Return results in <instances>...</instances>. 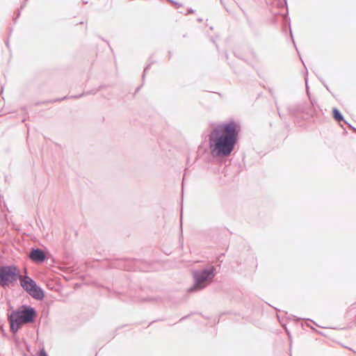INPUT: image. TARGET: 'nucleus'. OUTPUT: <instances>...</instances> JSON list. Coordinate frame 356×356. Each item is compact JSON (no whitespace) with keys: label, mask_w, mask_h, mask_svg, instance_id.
Listing matches in <instances>:
<instances>
[{"label":"nucleus","mask_w":356,"mask_h":356,"mask_svg":"<svg viewBox=\"0 0 356 356\" xmlns=\"http://www.w3.org/2000/svg\"><path fill=\"white\" fill-rule=\"evenodd\" d=\"M240 125L234 120L216 125L209 134L211 154L215 158L229 156L238 140Z\"/></svg>","instance_id":"obj_1"},{"label":"nucleus","mask_w":356,"mask_h":356,"mask_svg":"<svg viewBox=\"0 0 356 356\" xmlns=\"http://www.w3.org/2000/svg\"><path fill=\"white\" fill-rule=\"evenodd\" d=\"M37 316L36 310L29 305H22L13 310L8 316L10 331L15 334L24 325L33 323Z\"/></svg>","instance_id":"obj_2"},{"label":"nucleus","mask_w":356,"mask_h":356,"mask_svg":"<svg viewBox=\"0 0 356 356\" xmlns=\"http://www.w3.org/2000/svg\"><path fill=\"white\" fill-rule=\"evenodd\" d=\"M193 285L188 290L189 293L201 291L213 280L216 276V268L209 266L202 270H194L192 272Z\"/></svg>","instance_id":"obj_3"},{"label":"nucleus","mask_w":356,"mask_h":356,"mask_svg":"<svg viewBox=\"0 0 356 356\" xmlns=\"http://www.w3.org/2000/svg\"><path fill=\"white\" fill-rule=\"evenodd\" d=\"M21 277L19 268L15 265L0 266V286L3 288L16 282Z\"/></svg>","instance_id":"obj_4"},{"label":"nucleus","mask_w":356,"mask_h":356,"mask_svg":"<svg viewBox=\"0 0 356 356\" xmlns=\"http://www.w3.org/2000/svg\"><path fill=\"white\" fill-rule=\"evenodd\" d=\"M21 286L34 299L41 300L44 298V291L28 275L19 277Z\"/></svg>","instance_id":"obj_5"},{"label":"nucleus","mask_w":356,"mask_h":356,"mask_svg":"<svg viewBox=\"0 0 356 356\" xmlns=\"http://www.w3.org/2000/svg\"><path fill=\"white\" fill-rule=\"evenodd\" d=\"M312 105L306 102H301L298 104L290 106L288 110L292 115H297L298 113L312 115Z\"/></svg>","instance_id":"obj_6"},{"label":"nucleus","mask_w":356,"mask_h":356,"mask_svg":"<svg viewBox=\"0 0 356 356\" xmlns=\"http://www.w3.org/2000/svg\"><path fill=\"white\" fill-rule=\"evenodd\" d=\"M30 259L35 262H43L47 257L45 252L40 248H32L29 254Z\"/></svg>","instance_id":"obj_7"},{"label":"nucleus","mask_w":356,"mask_h":356,"mask_svg":"<svg viewBox=\"0 0 356 356\" xmlns=\"http://www.w3.org/2000/svg\"><path fill=\"white\" fill-rule=\"evenodd\" d=\"M332 115H333V118L337 122H339L341 121H344V122L346 123L350 128H351L355 131H356V129L355 128L353 127L350 124H348L346 121L344 120L343 115L341 114V113L340 112V111L338 108H334L332 109Z\"/></svg>","instance_id":"obj_8"},{"label":"nucleus","mask_w":356,"mask_h":356,"mask_svg":"<svg viewBox=\"0 0 356 356\" xmlns=\"http://www.w3.org/2000/svg\"><path fill=\"white\" fill-rule=\"evenodd\" d=\"M84 94L89 95V94H90V92H86V93H82V94H81L79 95H77V96L64 97L62 99H57L54 100L53 102H58V101H61L63 99H70V98L77 99V98H79V97H82Z\"/></svg>","instance_id":"obj_9"},{"label":"nucleus","mask_w":356,"mask_h":356,"mask_svg":"<svg viewBox=\"0 0 356 356\" xmlns=\"http://www.w3.org/2000/svg\"><path fill=\"white\" fill-rule=\"evenodd\" d=\"M39 356H48V355L47 354V353L45 352V350L44 349H42L40 351Z\"/></svg>","instance_id":"obj_10"},{"label":"nucleus","mask_w":356,"mask_h":356,"mask_svg":"<svg viewBox=\"0 0 356 356\" xmlns=\"http://www.w3.org/2000/svg\"><path fill=\"white\" fill-rule=\"evenodd\" d=\"M168 1L170 2H172L173 4H175L177 6V8H179L181 6L179 3L174 1L173 0H168Z\"/></svg>","instance_id":"obj_11"},{"label":"nucleus","mask_w":356,"mask_h":356,"mask_svg":"<svg viewBox=\"0 0 356 356\" xmlns=\"http://www.w3.org/2000/svg\"><path fill=\"white\" fill-rule=\"evenodd\" d=\"M149 66H150V65H148L145 68V70H144L143 75V79H144V78H145V74H146V72H147V69L149 68Z\"/></svg>","instance_id":"obj_12"},{"label":"nucleus","mask_w":356,"mask_h":356,"mask_svg":"<svg viewBox=\"0 0 356 356\" xmlns=\"http://www.w3.org/2000/svg\"><path fill=\"white\" fill-rule=\"evenodd\" d=\"M19 15H20V11H19V10H18L17 14V15H16V17H15V18H14V21H15V20H16V19H17V17H19Z\"/></svg>","instance_id":"obj_13"},{"label":"nucleus","mask_w":356,"mask_h":356,"mask_svg":"<svg viewBox=\"0 0 356 356\" xmlns=\"http://www.w3.org/2000/svg\"><path fill=\"white\" fill-rule=\"evenodd\" d=\"M194 13V10L192 8H191L188 10V13H186V15L188 13Z\"/></svg>","instance_id":"obj_14"},{"label":"nucleus","mask_w":356,"mask_h":356,"mask_svg":"<svg viewBox=\"0 0 356 356\" xmlns=\"http://www.w3.org/2000/svg\"><path fill=\"white\" fill-rule=\"evenodd\" d=\"M186 318V316H184V317H183V318H181L180 321H181V320H183V319H184V318Z\"/></svg>","instance_id":"obj_15"},{"label":"nucleus","mask_w":356,"mask_h":356,"mask_svg":"<svg viewBox=\"0 0 356 356\" xmlns=\"http://www.w3.org/2000/svg\"><path fill=\"white\" fill-rule=\"evenodd\" d=\"M284 3H285L286 6H287V5H286V0H284Z\"/></svg>","instance_id":"obj_16"}]
</instances>
